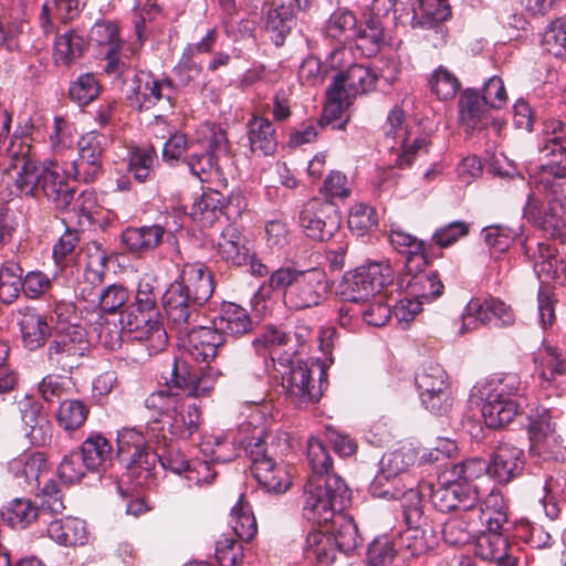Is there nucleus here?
<instances>
[{
  "instance_id": "nucleus-1",
  "label": "nucleus",
  "mask_w": 566,
  "mask_h": 566,
  "mask_svg": "<svg viewBox=\"0 0 566 566\" xmlns=\"http://www.w3.org/2000/svg\"><path fill=\"white\" fill-rule=\"evenodd\" d=\"M214 285H168L161 300L168 328L197 361L216 357L224 336L214 327L199 325L198 307L213 294Z\"/></svg>"
},
{
  "instance_id": "nucleus-2",
  "label": "nucleus",
  "mask_w": 566,
  "mask_h": 566,
  "mask_svg": "<svg viewBox=\"0 0 566 566\" xmlns=\"http://www.w3.org/2000/svg\"><path fill=\"white\" fill-rule=\"evenodd\" d=\"M8 168L17 171L14 180L17 196L36 200L45 199L60 211L70 209L76 192L75 188L67 182L56 166H46L35 159L29 146H21L19 150L10 154Z\"/></svg>"
},
{
  "instance_id": "nucleus-3",
  "label": "nucleus",
  "mask_w": 566,
  "mask_h": 566,
  "mask_svg": "<svg viewBox=\"0 0 566 566\" xmlns=\"http://www.w3.org/2000/svg\"><path fill=\"white\" fill-rule=\"evenodd\" d=\"M485 462L473 458L453 463L438 475L437 485L431 489V503L436 510L448 513H468L479 502V491L473 483L485 472Z\"/></svg>"
},
{
  "instance_id": "nucleus-4",
  "label": "nucleus",
  "mask_w": 566,
  "mask_h": 566,
  "mask_svg": "<svg viewBox=\"0 0 566 566\" xmlns=\"http://www.w3.org/2000/svg\"><path fill=\"white\" fill-rule=\"evenodd\" d=\"M323 530L307 536L306 557L317 566H329L335 559V551L352 554L363 542L354 518L344 512L337 514Z\"/></svg>"
},
{
  "instance_id": "nucleus-5",
  "label": "nucleus",
  "mask_w": 566,
  "mask_h": 566,
  "mask_svg": "<svg viewBox=\"0 0 566 566\" xmlns=\"http://www.w3.org/2000/svg\"><path fill=\"white\" fill-rule=\"evenodd\" d=\"M350 500L352 491L340 476L308 479L304 490L303 515L322 527L344 512Z\"/></svg>"
},
{
  "instance_id": "nucleus-6",
  "label": "nucleus",
  "mask_w": 566,
  "mask_h": 566,
  "mask_svg": "<svg viewBox=\"0 0 566 566\" xmlns=\"http://www.w3.org/2000/svg\"><path fill=\"white\" fill-rule=\"evenodd\" d=\"M377 76L361 64H353L345 72L337 73L326 90L324 117L338 118L358 95L371 91Z\"/></svg>"
},
{
  "instance_id": "nucleus-7",
  "label": "nucleus",
  "mask_w": 566,
  "mask_h": 566,
  "mask_svg": "<svg viewBox=\"0 0 566 566\" xmlns=\"http://www.w3.org/2000/svg\"><path fill=\"white\" fill-rule=\"evenodd\" d=\"M123 334L142 343L149 355L161 352L168 343V334L157 318V312L145 311L140 306H128L120 313Z\"/></svg>"
},
{
  "instance_id": "nucleus-8",
  "label": "nucleus",
  "mask_w": 566,
  "mask_h": 566,
  "mask_svg": "<svg viewBox=\"0 0 566 566\" xmlns=\"http://www.w3.org/2000/svg\"><path fill=\"white\" fill-rule=\"evenodd\" d=\"M117 458L126 464L129 475H136L142 483L151 476L158 453L149 448L142 431L123 428L117 434Z\"/></svg>"
},
{
  "instance_id": "nucleus-9",
  "label": "nucleus",
  "mask_w": 566,
  "mask_h": 566,
  "mask_svg": "<svg viewBox=\"0 0 566 566\" xmlns=\"http://www.w3.org/2000/svg\"><path fill=\"white\" fill-rule=\"evenodd\" d=\"M389 242L399 253L408 254L403 273L398 276L397 283H405V281L412 283L413 280L417 281L416 283H422L423 279L429 283H441L440 275L436 270H428L422 274L423 268L428 263L426 243L422 240L400 229H391Z\"/></svg>"
},
{
  "instance_id": "nucleus-10",
  "label": "nucleus",
  "mask_w": 566,
  "mask_h": 566,
  "mask_svg": "<svg viewBox=\"0 0 566 566\" xmlns=\"http://www.w3.org/2000/svg\"><path fill=\"white\" fill-rule=\"evenodd\" d=\"M86 349L84 331L77 325L60 327L46 350V363L51 369L71 373L81 364Z\"/></svg>"
},
{
  "instance_id": "nucleus-11",
  "label": "nucleus",
  "mask_w": 566,
  "mask_h": 566,
  "mask_svg": "<svg viewBox=\"0 0 566 566\" xmlns=\"http://www.w3.org/2000/svg\"><path fill=\"white\" fill-rule=\"evenodd\" d=\"M552 198L543 207L535 193L528 195L524 207V217L546 235L553 239L566 240V205L563 202L559 190L548 192Z\"/></svg>"
},
{
  "instance_id": "nucleus-12",
  "label": "nucleus",
  "mask_w": 566,
  "mask_h": 566,
  "mask_svg": "<svg viewBox=\"0 0 566 566\" xmlns=\"http://www.w3.org/2000/svg\"><path fill=\"white\" fill-rule=\"evenodd\" d=\"M300 223L305 234L316 241H328L342 224L338 207L329 200H308L301 213Z\"/></svg>"
},
{
  "instance_id": "nucleus-13",
  "label": "nucleus",
  "mask_w": 566,
  "mask_h": 566,
  "mask_svg": "<svg viewBox=\"0 0 566 566\" xmlns=\"http://www.w3.org/2000/svg\"><path fill=\"white\" fill-rule=\"evenodd\" d=\"M105 142V136L97 132L83 135L77 142V157L67 169L69 176L84 184L98 179L103 174Z\"/></svg>"
},
{
  "instance_id": "nucleus-14",
  "label": "nucleus",
  "mask_w": 566,
  "mask_h": 566,
  "mask_svg": "<svg viewBox=\"0 0 566 566\" xmlns=\"http://www.w3.org/2000/svg\"><path fill=\"white\" fill-rule=\"evenodd\" d=\"M248 453L251 460V472L265 491L282 493L290 488L287 472L269 455L262 438L249 443Z\"/></svg>"
},
{
  "instance_id": "nucleus-15",
  "label": "nucleus",
  "mask_w": 566,
  "mask_h": 566,
  "mask_svg": "<svg viewBox=\"0 0 566 566\" xmlns=\"http://www.w3.org/2000/svg\"><path fill=\"white\" fill-rule=\"evenodd\" d=\"M459 120L465 132H482L492 126L500 133L505 122L491 115L492 108L480 97L476 88L463 90L458 99Z\"/></svg>"
},
{
  "instance_id": "nucleus-16",
  "label": "nucleus",
  "mask_w": 566,
  "mask_h": 566,
  "mask_svg": "<svg viewBox=\"0 0 566 566\" xmlns=\"http://www.w3.org/2000/svg\"><path fill=\"white\" fill-rule=\"evenodd\" d=\"M313 0H272L265 13V31L271 41L281 46L296 25V13L306 11Z\"/></svg>"
},
{
  "instance_id": "nucleus-17",
  "label": "nucleus",
  "mask_w": 566,
  "mask_h": 566,
  "mask_svg": "<svg viewBox=\"0 0 566 566\" xmlns=\"http://www.w3.org/2000/svg\"><path fill=\"white\" fill-rule=\"evenodd\" d=\"M530 453L543 460L556 459L562 453L563 439L549 410L543 409L531 418L528 424Z\"/></svg>"
},
{
  "instance_id": "nucleus-18",
  "label": "nucleus",
  "mask_w": 566,
  "mask_h": 566,
  "mask_svg": "<svg viewBox=\"0 0 566 566\" xmlns=\"http://www.w3.org/2000/svg\"><path fill=\"white\" fill-rule=\"evenodd\" d=\"M217 376L213 371L191 370L185 361L174 359L170 376L166 378V386L171 390L178 389L188 398L207 397L214 389Z\"/></svg>"
},
{
  "instance_id": "nucleus-19",
  "label": "nucleus",
  "mask_w": 566,
  "mask_h": 566,
  "mask_svg": "<svg viewBox=\"0 0 566 566\" xmlns=\"http://www.w3.org/2000/svg\"><path fill=\"white\" fill-rule=\"evenodd\" d=\"M357 22L356 14L347 8L336 9L326 20L323 28L325 36L338 42L326 59L331 69L342 66V60L345 54L344 44L353 41L355 38Z\"/></svg>"
},
{
  "instance_id": "nucleus-20",
  "label": "nucleus",
  "mask_w": 566,
  "mask_h": 566,
  "mask_svg": "<svg viewBox=\"0 0 566 566\" xmlns=\"http://www.w3.org/2000/svg\"><path fill=\"white\" fill-rule=\"evenodd\" d=\"M551 148L541 149L546 161L542 164L532 176L536 190L542 192H556L559 190V179L566 178V142L552 144Z\"/></svg>"
},
{
  "instance_id": "nucleus-21",
  "label": "nucleus",
  "mask_w": 566,
  "mask_h": 566,
  "mask_svg": "<svg viewBox=\"0 0 566 566\" xmlns=\"http://www.w3.org/2000/svg\"><path fill=\"white\" fill-rule=\"evenodd\" d=\"M319 375V385L316 386L307 363L297 361L293 364L287 377L285 378V388L287 394L300 406L318 401L323 394L322 377L326 376V373L321 369Z\"/></svg>"
},
{
  "instance_id": "nucleus-22",
  "label": "nucleus",
  "mask_w": 566,
  "mask_h": 566,
  "mask_svg": "<svg viewBox=\"0 0 566 566\" xmlns=\"http://www.w3.org/2000/svg\"><path fill=\"white\" fill-rule=\"evenodd\" d=\"M474 553L483 560L496 566H518V558L504 532L483 531L475 541Z\"/></svg>"
},
{
  "instance_id": "nucleus-23",
  "label": "nucleus",
  "mask_w": 566,
  "mask_h": 566,
  "mask_svg": "<svg viewBox=\"0 0 566 566\" xmlns=\"http://www.w3.org/2000/svg\"><path fill=\"white\" fill-rule=\"evenodd\" d=\"M524 465L523 451L511 443L503 442L494 450L491 463H485V471L499 483H509L522 473Z\"/></svg>"
},
{
  "instance_id": "nucleus-24",
  "label": "nucleus",
  "mask_w": 566,
  "mask_h": 566,
  "mask_svg": "<svg viewBox=\"0 0 566 566\" xmlns=\"http://www.w3.org/2000/svg\"><path fill=\"white\" fill-rule=\"evenodd\" d=\"M125 98L128 106L138 112L153 108L161 99L157 77L150 72L138 71L125 90Z\"/></svg>"
},
{
  "instance_id": "nucleus-25",
  "label": "nucleus",
  "mask_w": 566,
  "mask_h": 566,
  "mask_svg": "<svg viewBox=\"0 0 566 566\" xmlns=\"http://www.w3.org/2000/svg\"><path fill=\"white\" fill-rule=\"evenodd\" d=\"M22 421L25 436L32 444L45 446L52 439V424L46 415L43 413V406L40 401L25 398L20 401Z\"/></svg>"
},
{
  "instance_id": "nucleus-26",
  "label": "nucleus",
  "mask_w": 566,
  "mask_h": 566,
  "mask_svg": "<svg viewBox=\"0 0 566 566\" xmlns=\"http://www.w3.org/2000/svg\"><path fill=\"white\" fill-rule=\"evenodd\" d=\"M467 514L476 518V525L484 524L485 531L506 533L504 525L507 523V513L503 497L499 493L491 492L483 504H480V501L474 503Z\"/></svg>"
},
{
  "instance_id": "nucleus-27",
  "label": "nucleus",
  "mask_w": 566,
  "mask_h": 566,
  "mask_svg": "<svg viewBox=\"0 0 566 566\" xmlns=\"http://www.w3.org/2000/svg\"><path fill=\"white\" fill-rule=\"evenodd\" d=\"M250 149L258 156H270L276 151L277 135L273 123L263 117L253 115L247 124Z\"/></svg>"
},
{
  "instance_id": "nucleus-28",
  "label": "nucleus",
  "mask_w": 566,
  "mask_h": 566,
  "mask_svg": "<svg viewBox=\"0 0 566 566\" xmlns=\"http://www.w3.org/2000/svg\"><path fill=\"white\" fill-rule=\"evenodd\" d=\"M521 389L520 377L516 374H495L478 382L472 395L479 399L516 398Z\"/></svg>"
},
{
  "instance_id": "nucleus-29",
  "label": "nucleus",
  "mask_w": 566,
  "mask_h": 566,
  "mask_svg": "<svg viewBox=\"0 0 566 566\" xmlns=\"http://www.w3.org/2000/svg\"><path fill=\"white\" fill-rule=\"evenodd\" d=\"M165 228L159 224L129 227L120 234V243L133 254L143 255L156 249L163 241Z\"/></svg>"
},
{
  "instance_id": "nucleus-30",
  "label": "nucleus",
  "mask_w": 566,
  "mask_h": 566,
  "mask_svg": "<svg viewBox=\"0 0 566 566\" xmlns=\"http://www.w3.org/2000/svg\"><path fill=\"white\" fill-rule=\"evenodd\" d=\"M490 314L509 325L514 321L513 312L510 305H506L499 298L488 297L483 302L471 300L463 314V328H470L471 321H490Z\"/></svg>"
},
{
  "instance_id": "nucleus-31",
  "label": "nucleus",
  "mask_w": 566,
  "mask_h": 566,
  "mask_svg": "<svg viewBox=\"0 0 566 566\" xmlns=\"http://www.w3.org/2000/svg\"><path fill=\"white\" fill-rule=\"evenodd\" d=\"M169 418L170 433L184 440L192 438L203 421L201 406L197 402H188L185 398L181 406L176 408Z\"/></svg>"
},
{
  "instance_id": "nucleus-32",
  "label": "nucleus",
  "mask_w": 566,
  "mask_h": 566,
  "mask_svg": "<svg viewBox=\"0 0 566 566\" xmlns=\"http://www.w3.org/2000/svg\"><path fill=\"white\" fill-rule=\"evenodd\" d=\"M80 452L86 464L87 471H106L113 462V447L111 442L99 433L88 436L81 446Z\"/></svg>"
},
{
  "instance_id": "nucleus-33",
  "label": "nucleus",
  "mask_w": 566,
  "mask_h": 566,
  "mask_svg": "<svg viewBox=\"0 0 566 566\" xmlns=\"http://www.w3.org/2000/svg\"><path fill=\"white\" fill-rule=\"evenodd\" d=\"M219 333L231 336H241L253 329V321L248 311L234 303H226L221 307L220 315L213 322Z\"/></svg>"
},
{
  "instance_id": "nucleus-34",
  "label": "nucleus",
  "mask_w": 566,
  "mask_h": 566,
  "mask_svg": "<svg viewBox=\"0 0 566 566\" xmlns=\"http://www.w3.org/2000/svg\"><path fill=\"white\" fill-rule=\"evenodd\" d=\"M400 553L406 556H420L433 548L436 545V537L431 530L424 528L419 524H407L397 537H395Z\"/></svg>"
},
{
  "instance_id": "nucleus-35",
  "label": "nucleus",
  "mask_w": 566,
  "mask_h": 566,
  "mask_svg": "<svg viewBox=\"0 0 566 566\" xmlns=\"http://www.w3.org/2000/svg\"><path fill=\"white\" fill-rule=\"evenodd\" d=\"M48 535L62 546H82L87 542L85 522L76 517L54 520L49 523Z\"/></svg>"
},
{
  "instance_id": "nucleus-36",
  "label": "nucleus",
  "mask_w": 566,
  "mask_h": 566,
  "mask_svg": "<svg viewBox=\"0 0 566 566\" xmlns=\"http://www.w3.org/2000/svg\"><path fill=\"white\" fill-rule=\"evenodd\" d=\"M395 271L388 260H368L355 270L346 272L343 283H394Z\"/></svg>"
},
{
  "instance_id": "nucleus-37",
  "label": "nucleus",
  "mask_w": 566,
  "mask_h": 566,
  "mask_svg": "<svg viewBox=\"0 0 566 566\" xmlns=\"http://www.w3.org/2000/svg\"><path fill=\"white\" fill-rule=\"evenodd\" d=\"M482 401V416L489 428H502L510 423L520 412L521 405L517 398L480 399Z\"/></svg>"
},
{
  "instance_id": "nucleus-38",
  "label": "nucleus",
  "mask_w": 566,
  "mask_h": 566,
  "mask_svg": "<svg viewBox=\"0 0 566 566\" xmlns=\"http://www.w3.org/2000/svg\"><path fill=\"white\" fill-rule=\"evenodd\" d=\"M86 49L87 43L83 35L74 30H69L56 36L54 41V62L56 65L70 67L84 55Z\"/></svg>"
},
{
  "instance_id": "nucleus-39",
  "label": "nucleus",
  "mask_w": 566,
  "mask_h": 566,
  "mask_svg": "<svg viewBox=\"0 0 566 566\" xmlns=\"http://www.w3.org/2000/svg\"><path fill=\"white\" fill-rule=\"evenodd\" d=\"M328 293L331 285H285L284 302L292 308L303 310L318 305Z\"/></svg>"
},
{
  "instance_id": "nucleus-40",
  "label": "nucleus",
  "mask_w": 566,
  "mask_h": 566,
  "mask_svg": "<svg viewBox=\"0 0 566 566\" xmlns=\"http://www.w3.org/2000/svg\"><path fill=\"white\" fill-rule=\"evenodd\" d=\"M353 41L367 56L377 54L385 43V31L379 18L371 15L359 25L357 24Z\"/></svg>"
},
{
  "instance_id": "nucleus-41",
  "label": "nucleus",
  "mask_w": 566,
  "mask_h": 566,
  "mask_svg": "<svg viewBox=\"0 0 566 566\" xmlns=\"http://www.w3.org/2000/svg\"><path fill=\"white\" fill-rule=\"evenodd\" d=\"M19 326L24 346L30 350H35L41 347L51 331L46 319L31 311L21 315Z\"/></svg>"
},
{
  "instance_id": "nucleus-42",
  "label": "nucleus",
  "mask_w": 566,
  "mask_h": 566,
  "mask_svg": "<svg viewBox=\"0 0 566 566\" xmlns=\"http://www.w3.org/2000/svg\"><path fill=\"white\" fill-rule=\"evenodd\" d=\"M46 462L42 454H23L9 462V471L17 480H22L25 485H40L41 473L45 470Z\"/></svg>"
},
{
  "instance_id": "nucleus-43",
  "label": "nucleus",
  "mask_w": 566,
  "mask_h": 566,
  "mask_svg": "<svg viewBox=\"0 0 566 566\" xmlns=\"http://www.w3.org/2000/svg\"><path fill=\"white\" fill-rule=\"evenodd\" d=\"M476 526V518L473 515L459 512L458 516L444 523L442 535L448 544L461 546L470 542Z\"/></svg>"
},
{
  "instance_id": "nucleus-44",
  "label": "nucleus",
  "mask_w": 566,
  "mask_h": 566,
  "mask_svg": "<svg viewBox=\"0 0 566 566\" xmlns=\"http://www.w3.org/2000/svg\"><path fill=\"white\" fill-rule=\"evenodd\" d=\"M28 28V20L24 13L9 11L3 17L0 15V49L8 51L19 50L20 36Z\"/></svg>"
},
{
  "instance_id": "nucleus-45",
  "label": "nucleus",
  "mask_w": 566,
  "mask_h": 566,
  "mask_svg": "<svg viewBox=\"0 0 566 566\" xmlns=\"http://www.w3.org/2000/svg\"><path fill=\"white\" fill-rule=\"evenodd\" d=\"M158 163L154 147L137 148L129 153L127 170L138 182L154 178L155 166Z\"/></svg>"
},
{
  "instance_id": "nucleus-46",
  "label": "nucleus",
  "mask_w": 566,
  "mask_h": 566,
  "mask_svg": "<svg viewBox=\"0 0 566 566\" xmlns=\"http://www.w3.org/2000/svg\"><path fill=\"white\" fill-rule=\"evenodd\" d=\"M2 516L14 528H24L42 517L39 507L29 499H14L9 502Z\"/></svg>"
},
{
  "instance_id": "nucleus-47",
  "label": "nucleus",
  "mask_w": 566,
  "mask_h": 566,
  "mask_svg": "<svg viewBox=\"0 0 566 566\" xmlns=\"http://www.w3.org/2000/svg\"><path fill=\"white\" fill-rule=\"evenodd\" d=\"M218 249L222 259L233 265L240 266L248 259V249L241 243V233L231 226L221 233Z\"/></svg>"
},
{
  "instance_id": "nucleus-48",
  "label": "nucleus",
  "mask_w": 566,
  "mask_h": 566,
  "mask_svg": "<svg viewBox=\"0 0 566 566\" xmlns=\"http://www.w3.org/2000/svg\"><path fill=\"white\" fill-rule=\"evenodd\" d=\"M184 161L188 166L190 174L201 182H210L211 178L219 174L218 159L201 148L198 149V146L185 156Z\"/></svg>"
},
{
  "instance_id": "nucleus-49",
  "label": "nucleus",
  "mask_w": 566,
  "mask_h": 566,
  "mask_svg": "<svg viewBox=\"0 0 566 566\" xmlns=\"http://www.w3.org/2000/svg\"><path fill=\"white\" fill-rule=\"evenodd\" d=\"M88 416V407L78 399H67L61 402L57 413V424L65 431L81 428Z\"/></svg>"
},
{
  "instance_id": "nucleus-50",
  "label": "nucleus",
  "mask_w": 566,
  "mask_h": 566,
  "mask_svg": "<svg viewBox=\"0 0 566 566\" xmlns=\"http://www.w3.org/2000/svg\"><path fill=\"white\" fill-rule=\"evenodd\" d=\"M307 461L312 471L308 479H315L316 476H338L331 472L333 460L319 439L311 438L307 441Z\"/></svg>"
},
{
  "instance_id": "nucleus-51",
  "label": "nucleus",
  "mask_w": 566,
  "mask_h": 566,
  "mask_svg": "<svg viewBox=\"0 0 566 566\" xmlns=\"http://www.w3.org/2000/svg\"><path fill=\"white\" fill-rule=\"evenodd\" d=\"M324 279L325 274L317 268L302 270L297 265L290 263L274 271L270 276L269 283H295L300 281L323 283Z\"/></svg>"
},
{
  "instance_id": "nucleus-52",
  "label": "nucleus",
  "mask_w": 566,
  "mask_h": 566,
  "mask_svg": "<svg viewBox=\"0 0 566 566\" xmlns=\"http://www.w3.org/2000/svg\"><path fill=\"white\" fill-rule=\"evenodd\" d=\"M231 527L241 541H250L258 531L256 521L248 503L240 500L231 511Z\"/></svg>"
},
{
  "instance_id": "nucleus-53",
  "label": "nucleus",
  "mask_w": 566,
  "mask_h": 566,
  "mask_svg": "<svg viewBox=\"0 0 566 566\" xmlns=\"http://www.w3.org/2000/svg\"><path fill=\"white\" fill-rule=\"evenodd\" d=\"M400 553L394 536L384 534L376 537L368 547V563L370 566H390Z\"/></svg>"
},
{
  "instance_id": "nucleus-54",
  "label": "nucleus",
  "mask_w": 566,
  "mask_h": 566,
  "mask_svg": "<svg viewBox=\"0 0 566 566\" xmlns=\"http://www.w3.org/2000/svg\"><path fill=\"white\" fill-rule=\"evenodd\" d=\"M101 92V85L93 73L81 74L72 81L69 88L71 101L80 106H85L96 99Z\"/></svg>"
},
{
  "instance_id": "nucleus-55",
  "label": "nucleus",
  "mask_w": 566,
  "mask_h": 566,
  "mask_svg": "<svg viewBox=\"0 0 566 566\" xmlns=\"http://www.w3.org/2000/svg\"><path fill=\"white\" fill-rule=\"evenodd\" d=\"M419 396L424 408L436 415H447L453 405L450 382L429 389L427 395L424 391H419Z\"/></svg>"
},
{
  "instance_id": "nucleus-56",
  "label": "nucleus",
  "mask_w": 566,
  "mask_h": 566,
  "mask_svg": "<svg viewBox=\"0 0 566 566\" xmlns=\"http://www.w3.org/2000/svg\"><path fill=\"white\" fill-rule=\"evenodd\" d=\"M429 86L438 98L451 99L460 88V81L451 71L440 65L431 74Z\"/></svg>"
},
{
  "instance_id": "nucleus-57",
  "label": "nucleus",
  "mask_w": 566,
  "mask_h": 566,
  "mask_svg": "<svg viewBox=\"0 0 566 566\" xmlns=\"http://www.w3.org/2000/svg\"><path fill=\"white\" fill-rule=\"evenodd\" d=\"M378 224L375 209L366 203H356L348 216V227L358 237L375 229Z\"/></svg>"
},
{
  "instance_id": "nucleus-58",
  "label": "nucleus",
  "mask_w": 566,
  "mask_h": 566,
  "mask_svg": "<svg viewBox=\"0 0 566 566\" xmlns=\"http://www.w3.org/2000/svg\"><path fill=\"white\" fill-rule=\"evenodd\" d=\"M182 397L171 390L170 387L151 392L144 401L147 409L156 411L158 415H170L181 406Z\"/></svg>"
},
{
  "instance_id": "nucleus-59",
  "label": "nucleus",
  "mask_w": 566,
  "mask_h": 566,
  "mask_svg": "<svg viewBox=\"0 0 566 566\" xmlns=\"http://www.w3.org/2000/svg\"><path fill=\"white\" fill-rule=\"evenodd\" d=\"M128 49L124 42L113 43L104 51V72L109 76L120 77L130 67Z\"/></svg>"
},
{
  "instance_id": "nucleus-60",
  "label": "nucleus",
  "mask_w": 566,
  "mask_h": 566,
  "mask_svg": "<svg viewBox=\"0 0 566 566\" xmlns=\"http://www.w3.org/2000/svg\"><path fill=\"white\" fill-rule=\"evenodd\" d=\"M541 378L552 382L557 375L566 374V357L557 348L545 345L541 353Z\"/></svg>"
},
{
  "instance_id": "nucleus-61",
  "label": "nucleus",
  "mask_w": 566,
  "mask_h": 566,
  "mask_svg": "<svg viewBox=\"0 0 566 566\" xmlns=\"http://www.w3.org/2000/svg\"><path fill=\"white\" fill-rule=\"evenodd\" d=\"M443 286L444 285H439L438 289L431 293V295L421 294L417 295L415 298L400 300L395 308V315L397 319L406 323L411 322L416 315L422 311L423 302H431L442 294Z\"/></svg>"
},
{
  "instance_id": "nucleus-62",
  "label": "nucleus",
  "mask_w": 566,
  "mask_h": 566,
  "mask_svg": "<svg viewBox=\"0 0 566 566\" xmlns=\"http://www.w3.org/2000/svg\"><path fill=\"white\" fill-rule=\"evenodd\" d=\"M216 558L220 566H238L243 560V547L237 539L221 536L216 543Z\"/></svg>"
},
{
  "instance_id": "nucleus-63",
  "label": "nucleus",
  "mask_w": 566,
  "mask_h": 566,
  "mask_svg": "<svg viewBox=\"0 0 566 566\" xmlns=\"http://www.w3.org/2000/svg\"><path fill=\"white\" fill-rule=\"evenodd\" d=\"M545 50L557 57H566V20L551 24L543 35Z\"/></svg>"
},
{
  "instance_id": "nucleus-64",
  "label": "nucleus",
  "mask_w": 566,
  "mask_h": 566,
  "mask_svg": "<svg viewBox=\"0 0 566 566\" xmlns=\"http://www.w3.org/2000/svg\"><path fill=\"white\" fill-rule=\"evenodd\" d=\"M328 67L316 56L310 55L303 60L298 69V80L303 86H317L324 83Z\"/></svg>"
}]
</instances>
